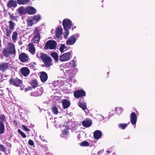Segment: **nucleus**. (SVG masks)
Masks as SVG:
<instances>
[{"instance_id": "1", "label": "nucleus", "mask_w": 155, "mask_h": 155, "mask_svg": "<svg viewBox=\"0 0 155 155\" xmlns=\"http://www.w3.org/2000/svg\"><path fill=\"white\" fill-rule=\"evenodd\" d=\"M16 52L14 45L10 42L8 43L7 47L3 50V54L6 57H10V54L15 55Z\"/></svg>"}, {"instance_id": "2", "label": "nucleus", "mask_w": 155, "mask_h": 155, "mask_svg": "<svg viewBox=\"0 0 155 155\" xmlns=\"http://www.w3.org/2000/svg\"><path fill=\"white\" fill-rule=\"evenodd\" d=\"M41 31L40 28L39 27L35 28L34 30L33 34V42L35 43H38L40 39V32Z\"/></svg>"}, {"instance_id": "3", "label": "nucleus", "mask_w": 155, "mask_h": 155, "mask_svg": "<svg viewBox=\"0 0 155 155\" xmlns=\"http://www.w3.org/2000/svg\"><path fill=\"white\" fill-rule=\"evenodd\" d=\"M8 25L6 29V35L8 37H10V35L12 31L14 30L15 24L12 20L9 21L8 22Z\"/></svg>"}, {"instance_id": "4", "label": "nucleus", "mask_w": 155, "mask_h": 155, "mask_svg": "<svg viewBox=\"0 0 155 155\" xmlns=\"http://www.w3.org/2000/svg\"><path fill=\"white\" fill-rule=\"evenodd\" d=\"M9 82L10 84L16 87H21L23 84V81L16 77L11 78Z\"/></svg>"}, {"instance_id": "5", "label": "nucleus", "mask_w": 155, "mask_h": 155, "mask_svg": "<svg viewBox=\"0 0 155 155\" xmlns=\"http://www.w3.org/2000/svg\"><path fill=\"white\" fill-rule=\"evenodd\" d=\"M79 36V35L78 34H76L69 37L66 42L67 45H74Z\"/></svg>"}, {"instance_id": "6", "label": "nucleus", "mask_w": 155, "mask_h": 155, "mask_svg": "<svg viewBox=\"0 0 155 155\" xmlns=\"http://www.w3.org/2000/svg\"><path fill=\"white\" fill-rule=\"evenodd\" d=\"M57 45V43L56 41L51 40L46 43L45 48L46 49H54L56 48Z\"/></svg>"}, {"instance_id": "7", "label": "nucleus", "mask_w": 155, "mask_h": 155, "mask_svg": "<svg viewBox=\"0 0 155 155\" xmlns=\"http://www.w3.org/2000/svg\"><path fill=\"white\" fill-rule=\"evenodd\" d=\"M62 24L64 30H69L71 28L72 22L69 19L66 18L63 20Z\"/></svg>"}, {"instance_id": "8", "label": "nucleus", "mask_w": 155, "mask_h": 155, "mask_svg": "<svg viewBox=\"0 0 155 155\" xmlns=\"http://www.w3.org/2000/svg\"><path fill=\"white\" fill-rule=\"evenodd\" d=\"M74 95L76 98L81 97L85 96L86 92L83 90H79L74 92Z\"/></svg>"}, {"instance_id": "9", "label": "nucleus", "mask_w": 155, "mask_h": 155, "mask_svg": "<svg viewBox=\"0 0 155 155\" xmlns=\"http://www.w3.org/2000/svg\"><path fill=\"white\" fill-rule=\"evenodd\" d=\"M43 90L42 88L38 89L37 91L31 93V96L34 97H39L41 96L43 93Z\"/></svg>"}, {"instance_id": "10", "label": "nucleus", "mask_w": 155, "mask_h": 155, "mask_svg": "<svg viewBox=\"0 0 155 155\" xmlns=\"http://www.w3.org/2000/svg\"><path fill=\"white\" fill-rule=\"evenodd\" d=\"M130 117V122L131 124L133 125H135L137 120V117L135 113L134 112L131 113Z\"/></svg>"}, {"instance_id": "11", "label": "nucleus", "mask_w": 155, "mask_h": 155, "mask_svg": "<svg viewBox=\"0 0 155 155\" xmlns=\"http://www.w3.org/2000/svg\"><path fill=\"white\" fill-rule=\"evenodd\" d=\"M42 61L44 64L42 65V67H46L47 68L49 67L52 65L51 59H41Z\"/></svg>"}, {"instance_id": "12", "label": "nucleus", "mask_w": 155, "mask_h": 155, "mask_svg": "<svg viewBox=\"0 0 155 155\" xmlns=\"http://www.w3.org/2000/svg\"><path fill=\"white\" fill-rule=\"evenodd\" d=\"M84 99L83 98H81L80 99L78 104V106L81 108L83 110H84L87 109V105L86 103L84 102Z\"/></svg>"}, {"instance_id": "13", "label": "nucleus", "mask_w": 155, "mask_h": 155, "mask_svg": "<svg viewBox=\"0 0 155 155\" xmlns=\"http://www.w3.org/2000/svg\"><path fill=\"white\" fill-rule=\"evenodd\" d=\"M40 77L41 81L42 82H45L48 79V74L46 72L42 71L41 72Z\"/></svg>"}, {"instance_id": "14", "label": "nucleus", "mask_w": 155, "mask_h": 155, "mask_svg": "<svg viewBox=\"0 0 155 155\" xmlns=\"http://www.w3.org/2000/svg\"><path fill=\"white\" fill-rule=\"evenodd\" d=\"M8 63H0V70L3 72L6 71L8 69Z\"/></svg>"}, {"instance_id": "15", "label": "nucleus", "mask_w": 155, "mask_h": 155, "mask_svg": "<svg viewBox=\"0 0 155 155\" xmlns=\"http://www.w3.org/2000/svg\"><path fill=\"white\" fill-rule=\"evenodd\" d=\"M21 72L24 76L26 77L29 74L30 70L28 68L24 67L21 69Z\"/></svg>"}, {"instance_id": "16", "label": "nucleus", "mask_w": 155, "mask_h": 155, "mask_svg": "<svg viewBox=\"0 0 155 155\" xmlns=\"http://www.w3.org/2000/svg\"><path fill=\"white\" fill-rule=\"evenodd\" d=\"M28 50L32 54L35 53V49L34 45L32 43H29L28 45Z\"/></svg>"}, {"instance_id": "17", "label": "nucleus", "mask_w": 155, "mask_h": 155, "mask_svg": "<svg viewBox=\"0 0 155 155\" xmlns=\"http://www.w3.org/2000/svg\"><path fill=\"white\" fill-rule=\"evenodd\" d=\"M102 135L101 132L99 130H96L94 133L93 136L95 139H100Z\"/></svg>"}, {"instance_id": "18", "label": "nucleus", "mask_w": 155, "mask_h": 155, "mask_svg": "<svg viewBox=\"0 0 155 155\" xmlns=\"http://www.w3.org/2000/svg\"><path fill=\"white\" fill-rule=\"evenodd\" d=\"M29 14H35L36 12V10L32 6H29L26 8V12Z\"/></svg>"}, {"instance_id": "19", "label": "nucleus", "mask_w": 155, "mask_h": 155, "mask_svg": "<svg viewBox=\"0 0 155 155\" xmlns=\"http://www.w3.org/2000/svg\"><path fill=\"white\" fill-rule=\"evenodd\" d=\"M62 28L61 27H58L56 28L55 30L56 37L58 38L60 37V36L62 33Z\"/></svg>"}, {"instance_id": "20", "label": "nucleus", "mask_w": 155, "mask_h": 155, "mask_svg": "<svg viewBox=\"0 0 155 155\" xmlns=\"http://www.w3.org/2000/svg\"><path fill=\"white\" fill-rule=\"evenodd\" d=\"M62 103L63 107L64 109L69 107L70 105V102L67 99H63Z\"/></svg>"}, {"instance_id": "21", "label": "nucleus", "mask_w": 155, "mask_h": 155, "mask_svg": "<svg viewBox=\"0 0 155 155\" xmlns=\"http://www.w3.org/2000/svg\"><path fill=\"white\" fill-rule=\"evenodd\" d=\"M17 6V2L15 1L10 0L7 4V6L9 8L15 7Z\"/></svg>"}, {"instance_id": "22", "label": "nucleus", "mask_w": 155, "mask_h": 155, "mask_svg": "<svg viewBox=\"0 0 155 155\" xmlns=\"http://www.w3.org/2000/svg\"><path fill=\"white\" fill-rule=\"evenodd\" d=\"M82 124L84 127H89L92 124V121L89 120H84L82 122Z\"/></svg>"}, {"instance_id": "23", "label": "nucleus", "mask_w": 155, "mask_h": 155, "mask_svg": "<svg viewBox=\"0 0 155 155\" xmlns=\"http://www.w3.org/2000/svg\"><path fill=\"white\" fill-rule=\"evenodd\" d=\"M31 87L33 88H35L38 86V84L36 80H33L30 83Z\"/></svg>"}, {"instance_id": "24", "label": "nucleus", "mask_w": 155, "mask_h": 155, "mask_svg": "<svg viewBox=\"0 0 155 155\" xmlns=\"http://www.w3.org/2000/svg\"><path fill=\"white\" fill-rule=\"evenodd\" d=\"M17 11L20 15L25 14L26 13V8L25 9L22 6H21L17 10Z\"/></svg>"}, {"instance_id": "25", "label": "nucleus", "mask_w": 155, "mask_h": 155, "mask_svg": "<svg viewBox=\"0 0 155 155\" xmlns=\"http://www.w3.org/2000/svg\"><path fill=\"white\" fill-rule=\"evenodd\" d=\"M9 15L10 18L12 20L17 21H18L19 18V16L15 14H9Z\"/></svg>"}, {"instance_id": "26", "label": "nucleus", "mask_w": 155, "mask_h": 155, "mask_svg": "<svg viewBox=\"0 0 155 155\" xmlns=\"http://www.w3.org/2000/svg\"><path fill=\"white\" fill-rule=\"evenodd\" d=\"M18 33L16 31L13 32L12 33V39L13 41L15 43L18 38Z\"/></svg>"}, {"instance_id": "27", "label": "nucleus", "mask_w": 155, "mask_h": 155, "mask_svg": "<svg viewBox=\"0 0 155 155\" xmlns=\"http://www.w3.org/2000/svg\"><path fill=\"white\" fill-rule=\"evenodd\" d=\"M31 18L33 20L34 23H35L41 19V16L39 15H35Z\"/></svg>"}, {"instance_id": "28", "label": "nucleus", "mask_w": 155, "mask_h": 155, "mask_svg": "<svg viewBox=\"0 0 155 155\" xmlns=\"http://www.w3.org/2000/svg\"><path fill=\"white\" fill-rule=\"evenodd\" d=\"M76 61L74 60L71 61L70 62H69L66 64L67 65L69 66V67L72 68L75 67L76 66Z\"/></svg>"}, {"instance_id": "29", "label": "nucleus", "mask_w": 155, "mask_h": 155, "mask_svg": "<svg viewBox=\"0 0 155 155\" xmlns=\"http://www.w3.org/2000/svg\"><path fill=\"white\" fill-rule=\"evenodd\" d=\"M7 121L5 116L4 114H1L0 115V123H4Z\"/></svg>"}, {"instance_id": "30", "label": "nucleus", "mask_w": 155, "mask_h": 155, "mask_svg": "<svg viewBox=\"0 0 155 155\" xmlns=\"http://www.w3.org/2000/svg\"><path fill=\"white\" fill-rule=\"evenodd\" d=\"M71 57V56L69 52H67L64 53L61 55L60 58H70Z\"/></svg>"}, {"instance_id": "31", "label": "nucleus", "mask_w": 155, "mask_h": 155, "mask_svg": "<svg viewBox=\"0 0 155 155\" xmlns=\"http://www.w3.org/2000/svg\"><path fill=\"white\" fill-rule=\"evenodd\" d=\"M5 127L4 123H0V134H2L4 132Z\"/></svg>"}, {"instance_id": "32", "label": "nucleus", "mask_w": 155, "mask_h": 155, "mask_svg": "<svg viewBox=\"0 0 155 155\" xmlns=\"http://www.w3.org/2000/svg\"><path fill=\"white\" fill-rule=\"evenodd\" d=\"M27 23L28 26H31L34 24H35L33 21L31 17L28 18L27 19Z\"/></svg>"}, {"instance_id": "33", "label": "nucleus", "mask_w": 155, "mask_h": 155, "mask_svg": "<svg viewBox=\"0 0 155 155\" xmlns=\"http://www.w3.org/2000/svg\"><path fill=\"white\" fill-rule=\"evenodd\" d=\"M130 124V122H128L127 124H118V127L120 128L124 129L127 127L128 124Z\"/></svg>"}, {"instance_id": "34", "label": "nucleus", "mask_w": 155, "mask_h": 155, "mask_svg": "<svg viewBox=\"0 0 155 155\" xmlns=\"http://www.w3.org/2000/svg\"><path fill=\"white\" fill-rule=\"evenodd\" d=\"M51 111L55 115H57L58 113V110L57 107L55 106H53L52 107Z\"/></svg>"}, {"instance_id": "35", "label": "nucleus", "mask_w": 155, "mask_h": 155, "mask_svg": "<svg viewBox=\"0 0 155 155\" xmlns=\"http://www.w3.org/2000/svg\"><path fill=\"white\" fill-rule=\"evenodd\" d=\"M40 55V58H51L50 57L48 56V55L46 54H44L43 53H37V56L38 58H39V56H38V55Z\"/></svg>"}, {"instance_id": "36", "label": "nucleus", "mask_w": 155, "mask_h": 155, "mask_svg": "<svg viewBox=\"0 0 155 155\" xmlns=\"http://www.w3.org/2000/svg\"><path fill=\"white\" fill-rule=\"evenodd\" d=\"M30 0H17V2L18 4L22 5L28 3Z\"/></svg>"}, {"instance_id": "37", "label": "nucleus", "mask_w": 155, "mask_h": 155, "mask_svg": "<svg viewBox=\"0 0 155 155\" xmlns=\"http://www.w3.org/2000/svg\"><path fill=\"white\" fill-rule=\"evenodd\" d=\"M66 48L65 45H61V47L60 48V50L61 52H64L66 50Z\"/></svg>"}, {"instance_id": "38", "label": "nucleus", "mask_w": 155, "mask_h": 155, "mask_svg": "<svg viewBox=\"0 0 155 155\" xmlns=\"http://www.w3.org/2000/svg\"><path fill=\"white\" fill-rule=\"evenodd\" d=\"M28 58V56L27 54L23 53L19 55V58Z\"/></svg>"}, {"instance_id": "39", "label": "nucleus", "mask_w": 155, "mask_h": 155, "mask_svg": "<svg viewBox=\"0 0 155 155\" xmlns=\"http://www.w3.org/2000/svg\"><path fill=\"white\" fill-rule=\"evenodd\" d=\"M80 145L81 146H88L89 145V143L86 140L82 142Z\"/></svg>"}, {"instance_id": "40", "label": "nucleus", "mask_w": 155, "mask_h": 155, "mask_svg": "<svg viewBox=\"0 0 155 155\" xmlns=\"http://www.w3.org/2000/svg\"><path fill=\"white\" fill-rule=\"evenodd\" d=\"M18 132L23 138H25L26 137V136L25 134L21 131V130L19 129H18Z\"/></svg>"}, {"instance_id": "41", "label": "nucleus", "mask_w": 155, "mask_h": 155, "mask_svg": "<svg viewBox=\"0 0 155 155\" xmlns=\"http://www.w3.org/2000/svg\"><path fill=\"white\" fill-rule=\"evenodd\" d=\"M65 31L64 33V38L66 39L68 36L69 34V30H65Z\"/></svg>"}, {"instance_id": "42", "label": "nucleus", "mask_w": 155, "mask_h": 155, "mask_svg": "<svg viewBox=\"0 0 155 155\" xmlns=\"http://www.w3.org/2000/svg\"><path fill=\"white\" fill-rule=\"evenodd\" d=\"M51 55L53 58H58V54L56 52H53L51 53Z\"/></svg>"}, {"instance_id": "43", "label": "nucleus", "mask_w": 155, "mask_h": 155, "mask_svg": "<svg viewBox=\"0 0 155 155\" xmlns=\"http://www.w3.org/2000/svg\"><path fill=\"white\" fill-rule=\"evenodd\" d=\"M0 150L3 152H5L6 151L5 148L4 146L0 144Z\"/></svg>"}, {"instance_id": "44", "label": "nucleus", "mask_w": 155, "mask_h": 155, "mask_svg": "<svg viewBox=\"0 0 155 155\" xmlns=\"http://www.w3.org/2000/svg\"><path fill=\"white\" fill-rule=\"evenodd\" d=\"M28 144L29 145H31V146H33L34 145V142L31 139L29 140L28 142Z\"/></svg>"}, {"instance_id": "45", "label": "nucleus", "mask_w": 155, "mask_h": 155, "mask_svg": "<svg viewBox=\"0 0 155 155\" xmlns=\"http://www.w3.org/2000/svg\"><path fill=\"white\" fill-rule=\"evenodd\" d=\"M22 127L24 129V130H25L27 131H30V130L25 125H22Z\"/></svg>"}, {"instance_id": "46", "label": "nucleus", "mask_w": 155, "mask_h": 155, "mask_svg": "<svg viewBox=\"0 0 155 155\" xmlns=\"http://www.w3.org/2000/svg\"><path fill=\"white\" fill-rule=\"evenodd\" d=\"M20 61L22 62L28 61L29 59H19Z\"/></svg>"}, {"instance_id": "47", "label": "nucleus", "mask_w": 155, "mask_h": 155, "mask_svg": "<svg viewBox=\"0 0 155 155\" xmlns=\"http://www.w3.org/2000/svg\"><path fill=\"white\" fill-rule=\"evenodd\" d=\"M61 61H68L70 59H59Z\"/></svg>"}, {"instance_id": "48", "label": "nucleus", "mask_w": 155, "mask_h": 155, "mask_svg": "<svg viewBox=\"0 0 155 155\" xmlns=\"http://www.w3.org/2000/svg\"><path fill=\"white\" fill-rule=\"evenodd\" d=\"M68 130L65 129L63 132V133L64 134H68Z\"/></svg>"}, {"instance_id": "49", "label": "nucleus", "mask_w": 155, "mask_h": 155, "mask_svg": "<svg viewBox=\"0 0 155 155\" xmlns=\"http://www.w3.org/2000/svg\"><path fill=\"white\" fill-rule=\"evenodd\" d=\"M104 150H101L99 151H98L97 153V154L98 155H100L101 153H103Z\"/></svg>"}, {"instance_id": "50", "label": "nucleus", "mask_w": 155, "mask_h": 155, "mask_svg": "<svg viewBox=\"0 0 155 155\" xmlns=\"http://www.w3.org/2000/svg\"><path fill=\"white\" fill-rule=\"evenodd\" d=\"M31 89V87H28L26 88L25 89V90L26 91H28V90H30Z\"/></svg>"}, {"instance_id": "51", "label": "nucleus", "mask_w": 155, "mask_h": 155, "mask_svg": "<svg viewBox=\"0 0 155 155\" xmlns=\"http://www.w3.org/2000/svg\"><path fill=\"white\" fill-rule=\"evenodd\" d=\"M14 124L15 125H17L18 124V123L16 120H14Z\"/></svg>"}, {"instance_id": "52", "label": "nucleus", "mask_w": 155, "mask_h": 155, "mask_svg": "<svg viewBox=\"0 0 155 155\" xmlns=\"http://www.w3.org/2000/svg\"><path fill=\"white\" fill-rule=\"evenodd\" d=\"M54 59L55 60V61L56 62H57L58 61V60L59 59Z\"/></svg>"}, {"instance_id": "53", "label": "nucleus", "mask_w": 155, "mask_h": 155, "mask_svg": "<svg viewBox=\"0 0 155 155\" xmlns=\"http://www.w3.org/2000/svg\"><path fill=\"white\" fill-rule=\"evenodd\" d=\"M107 153H110V150H107Z\"/></svg>"}, {"instance_id": "54", "label": "nucleus", "mask_w": 155, "mask_h": 155, "mask_svg": "<svg viewBox=\"0 0 155 155\" xmlns=\"http://www.w3.org/2000/svg\"><path fill=\"white\" fill-rule=\"evenodd\" d=\"M1 43V40H0V44Z\"/></svg>"}, {"instance_id": "55", "label": "nucleus", "mask_w": 155, "mask_h": 155, "mask_svg": "<svg viewBox=\"0 0 155 155\" xmlns=\"http://www.w3.org/2000/svg\"><path fill=\"white\" fill-rule=\"evenodd\" d=\"M107 73L108 74H109V73L108 72H107Z\"/></svg>"}]
</instances>
